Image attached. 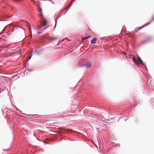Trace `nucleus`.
Returning a JSON list of instances; mask_svg holds the SVG:
<instances>
[{
	"label": "nucleus",
	"mask_w": 154,
	"mask_h": 154,
	"mask_svg": "<svg viewBox=\"0 0 154 154\" xmlns=\"http://www.w3.org/2000/svg\"><path fill=\"white\" fill-rule=\"evenodd\" d=\"M18 32L19 34L23 38L25 37V32L24 29L21 27H19L18 29Z\"/></svg>",
	"instance_id": "1"
},
{
	"label": "nucleus",
	"mask_w": 154,
	"mask_h": 154,
	"mask_svg": "<svg viewBox=\"0 0 154 154\" xmlns=\"http://www.w3.org/2000/svg\"><path fill=\"white\" fill-rule=\"evenodd\" d=\"M138 60H136L135 59V64H136L138 66H139V65L140 64L144 65V64L143 63L139 56L138 57Z\"/></svg>",
	"instance_id": "2"
},
{
	"label": "nucleus",
	"mask_w": 154,
	"mask_h": 154,
	"mask_svg": "<svg viewBox=\"0 0 154 154\" xmlns=\"http://www.w3.org/2000/svg\"><path fill=\"white\" fill-rule=\"evenodd\" d=\"M47 23L45 20H44L42 23L41 26H39V28H42L43 26H45L46 24Z\"/></svg>",
	"instance_id": "3"
},
{
	"label": "nucleus",
	"mask_w": 154,
	"mask_h": 154,
	"mask_svg": "<svg viewBox=\"0 0 154 154\" xmlns=\"http://www.w3.org/2000/svg\"><path fill=\"white\" fill-rule=\"evenodd\" d=\"M97 38L96 37H95L93 39V40L91 41V44H94L96 42V41H97Z\"/></svg>",
	"instance_id": "4"
},
{
	"label": "nucleus",
	"mask_w": 154,
	"mask_h": 154,
	"mask_svg": "<svg viewBox=\"0 0 154 154\" xmlns=\"http://www.w3.org/2000/svg\"><path fill=\"white\" fill-rule=\"evenodd\" d=\"M42 28H39V26L38 29L37 30V33L38 34H41L42 32V30L40 29Z\"/></svg>",
	"instance_id": "5"
},
{
	"label": "nucleus",
	"mask_w": 154,
	"mask_h": 154,
	"mask_svg": "<svg viewBox=\"0 0 154 154\" xmlns=\"http://www.w3.org/2000/svg\"><path fill=\"white\" fill-rule=\"evenodd\" d=\"M85 66L87 68H90L91 67V64L90 63H88L85 64Z\"/></svg>",
	"instance_id": "6"
},
{
	"label": "nucleus",
	"mask_w": 154,
	"mask_h": 154,
	"mask_svg": "<svg viewBox=\"0 0 154 154\" xmlns=\"http://www.w3.org/2000/svg\"><path fill=\"white\" fill-rule=\"evenodd\" d=\"M38 8H39L38 10V12L40 13V14H39V15L40 16H41L42 15V9L40 7H39Z\"/></svg>",
	"instance_id": "7"
},
{
	"label": "nucleus",
	"mask_w": 154,
	"mask_h": 154,
	"mask_svg": "<svg viewBox=\"0 0 154 154\" xmlns=\"http://www.w3.org/2000/svg\"><path fill=\"white\" fill-rule=\"evenodd\" d=\"M130 59L132 58L133 62L135 63V58H134L133 56H129L128 57Z\"/></svg>",
	"instance_id": "8"
},
{
	"label": "nucleus",
	"mask_w": 154,
	"mask_h": 154,
	"mask_svg": "<svg viewBox=\"0 0 154 154\" xmlns=\"http://www.w3.org/2000/svg\"><path fill=\"white\" fill-rule=\"evenodd\" d=\"M35 4L38 7H39L40 2L38 1H37L35 2Z\"/></svg>",
	"instance_id": "9"
},
{
	"label": "nucleus",
	"mask_w": 154,
	"mask_h": 154,
	"mask_svg": "<svg viewBox=\"0 0 154 154\" xmlns=\"http://www.w3.org/2000/svg\"><path fill=\"white\" fill-rule=\"evenodd\" d=\"M150 23H147L145 25H144L143 26V27H140V28H138L137 29V30H136V31H138L139 30L141 29H142V28L143 27H144V26H145L146 25H148V24H149Z\"/></svg>",
	"instance_id": "10"
},
{
	"label": "nucleus",
	"mask_w": 154,
	"mask_h": 154,
	"mask_svg": "<svg viewBox=\"0 0 154 154\" xmlns=\"http://www.w3.org/2000/svg\"><path fill=\"white\" fill-rule=\"evenodd\" d=\"M91 37V36L90 35V36L86 37H85V38H83L82 39V40H85V39H86L88 38H90Z\"/></svg>",
	"instance_id": "11"
},
{
	"label": "nucleus",
	"mask_w": 154,
	"mask_h": 154,
	"mask_svg": "<svg viewBox=\"0 0 154 154\" xmlns=\"http://www.w3.org/2000/svg\"><path fill=\"white\" fill-rule=\"evenodd\" d=\"M5 28L3 29V30H2V32H1V33H0V34H1L4 32V31H5Z\"/></svg>",
	"instance_id": "12"
},
{
	"label": "nucleus",
	"mask_w": 154,
	"mask_h": 154,
	"mask_svg": "<svg viewBox=\"0 0 154 154\" xmlns=\"http://www.w3.org/2000/svg\"><path fill=\"white\" fill-rule=\"evenodd\" d=\"M13 0L15 1V2H20L21 1V0Z\"/></svg>",
	"instance_id": "13"
},
{
	"label": "nucleus",
	"mask_w": 154,
	"mask_h": 154,
	"mask_svg": "<svg viewBox=\"0 0 154 154\" xmlns=\"http://www.w3.org/2000/svg\"><path fill=\"white\" fill-rule=\"evenodd\" d=\"M67 131H69V132H71L72 131L71 130V129H68L67 130Z\"/></svg>",
	"instance_id": "14"
},
{
	"label": "nucleus",
	"mask_w": 154,
	"mask_h": 154,
	"mask_svg": "<svg viewBox=\"0 0 154 154\" xmlns=\"http://www.w3.org/2000/svg\"><path fill=\"white\" fill-rule=\"evenodd\" d=\"M28 27H29V29L30 30H31V27H30V25H28Z\"/></svg>",
	"instance_id": "15"
},
{
	"label": "nucleus",
	"mask_w": 154,
	"mask_h": 154,
	"mask_svg": "<svg viewBox=\"0 0 154 154\" xmlns=\"http://www.w3.org/2000/svg\"><path fill=\"white\" fill-rule=\"evenodd\" d=\"M31 56H30V57H29V59H30V58H31Z\"/></svg>",
	"instance_id": "16"
},
{
	"label": "nucleus",
	"mask_w": 154,
	"mask_h": 154,
	"mask_svg": "<svg viewBox=\"0 0 154 154\" xmlns=\"http://www.w3.org/2000/svg\"><path fill=\"white\" fill-rule=\"evenodd\" d=\"M154 20V16H153V19L152 20Z\"/></svg>",
	"instance_id": "17"
},
{
	"label": "nucleus",
	"mask_w": 154,
	"mask_h": 154,
	"mask_svg": "<svg viewBox=\"0 0 154 154\" xmlns=\"http://www.w3.org/2000/svg\"><path fill=\"white\" fill-rule=\"evenodd\" d=\"M46 28H45L44 29H45Z\"/></svg>",
	"instance_id": "18"
},
{
	"label": "nucleus",
	"mask_w": 154,
	"mask_h": 154,
	"mask_svg": "<svg viewBox=\"0 0 154 154\" xmlns=\"http://www.w3.org/2000/svg\"><path fill=\"white\" fill-rule=\"evenodd\" d=\"M96 141H97L98 142V140H96Z\"/></svg>",
	"instance_id": "19"
},
{
	"label": "nucleus",
	"mask_w": 154,
	"mask_h": 154,
	"mask_svg": "<svg viewBox=\"0 0 154 154\" xmlns=\"http://www.w3.org/2000/svg\"><path fill=\"white\" fill-rule=\"evenodd\" d=\"M66 38H65L64 39H63V40H64V39H65Z\"/></svg>",
	"instance_id": "20"
},
{
	"label": "nucleus",
	"mask_w": 154,
	"mask_h": 154,
	"mask_svg": "<svg viewBox=\"0 0 154 154\" xmlns=\"http://www.w3.org/2000/svg\"><path fill=\"white\" fill-rule=\"evenodd\" d=\"M75 0H73V1H74Z\"/></svg>",
	"instance_id": "21"
}]
</instances>
